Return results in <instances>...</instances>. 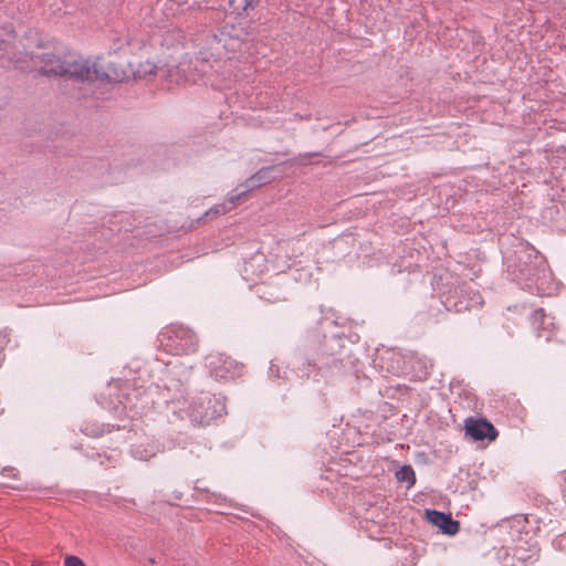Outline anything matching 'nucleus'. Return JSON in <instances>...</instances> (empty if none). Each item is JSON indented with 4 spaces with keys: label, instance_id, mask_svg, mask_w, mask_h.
I'll use <instances>...</instances> for the list:
<instances>
[{
    "label": "nucleus",
    "instance_id": "obj_1",
    "mask_svg": "<svg viewBox=\"0 0 566 566\" xmlns=\"http://www.w3.org/2000/svg\"><path fill=\"white\" fill-rule=\"evenodd\" d=\"M33 67L46 76H61L76 83L92 81L124 82L132 78L127 67L106 63L102 56L57 55L50 52L31 54Z\"/></svg>",
    "mask_w": 566,
    "mask_h": 566
},
{
    "label": "nucleus",
    "instance_id": "obj_2",
    "mask_svg": "<svg viewBox=\"0 0 566 566\" xmlns=\"http://www.w3.org/2000/svg\"><path fill=\"white\" fill-rule=\"evenodd\" d=\"M224 403L210 395H203L195 400L189 410L192 423L206 426L224 412Z\"/></svg>",
    "mask_w": 566,
    "mask_h": 566
},
{
    "label": "nucleus",
    "instance_id": "obj_3",
    "mask_svg": "<svg viewBox=\"0 0 566 566\" xmlns=\"http://www.w3.org/2000/svg\"><path fill=\"white\" fill-rule=\"evenodd\" d=\"M161 343L167 337L165 346L177 355L191 354L197 348V338L195 334L182 326H172L161 334Z\"/></svg>",
    "mask_w": 566,
    "mask_h": 566
},
{
    "label": "nucleus",
    "instance_id": "obj_4",
    "mask_svg": "<svg viewBox=\"0 0 566 566\" xmlns=\"http://www.w3.org/2000/svg\"><path fill=\"white\" fill-rule=\"evenodd\" d=\"M207 365L211 373L220 379H233L242 371V365L222 354L207 357Z\"/></svg>",
    "mask_w": 566,
    "mask_h": 566
},
{
    "label": "nucleus",
    "instance_id": "obj_5",
    "mask_svg": "<svg viewBox=\"0 0 566 566\" xmlns=\"http://www.w3.org/2000/svg\"><path fill=\"white\" fill-rule=\"evenodd\" d=\"M365 530L373 539H384L388 533L387 509L373 507L368 511Z\"/></svg>",
    "mask_w": 566,
    "mask_h": 566
},
{
    "label": "nucleus",
    "instance_id": "obj_6",
    "mask_svg": "<svg viewBox=\"0 0 566 566\" xmlns=\"http://www.w3.org/2000/svg\"><path fill=\"white\" fill-rule=\"evenodd\" d=\"M465 433L475 441L488 439L494 441L497 437V431L492 423L484 419L469 418L464 424Z\"/></svg>",
    "mask_w": 566,
    "mask_h": 566
},
{
    "label": "nucleus",
    "instance_id": "obj_7",
    "mask_svg": "<svg viewBox=\"0 0 566 566\" xmlns=\"http://www.w3.org/2000/svg\"><path fill=\"white\" fill-rule=\"evenodd\" d=\"M426 514L428 521L438 526L444 534L455 535L460 530L459 522L452 520L450 515L438 511H427Z\"/></svg>",
    "mask_w": 566,
    "mask_h": 566
},
{
    "label": "nucleus",
    "instance_id": "obj_8",
    "mask_svg": "<svg viewBox=\"0 0 566 566\" xmlns=\"http://www.w3.org/2000/svg\"><path fill=\"white\" fill-rule=\"evenodd\" d=\"M157 66L151 61L129 63V73H132V78L134 80L146 78L147 76L155 74Z\"/></svg>",
    "mask_w": 566,
    "mask_h": 566
},
{
    "label": "nucleus",
    "instance_id": "obj_9",
    "mask_svg": "<svg viewBox=\"0 0 566 566\" xmlns=\"http://www.w3.org/2000/svg\"><path fill=\"white\" fill-rule=\"evenodd\" d=\"M271 169L270 168H262L258 172H255L253 176H251L247 181L245 185H243L244 188H247V191H252L262 185H265L270 182L271 180Z\"/></svg>",
    "mask_w": 566,
    "mask_h": 566
},
{
    "label": "nucleus",
    "instance_id": "obj_10",
    "mask_svg": "<svg viewBox=\"0 0 566 566\" xmlns=\"http://www.w3.org/2000/svg\"><path fill=\"white\" fill-rule=\"evenodd\" d=\"M396 479L400 483H406L407 489H410L416 483V474L410 465L401 467L396 473Z\"/></svg>",
    "mask_w": 566,
    "mask_h": 566
},
{
    "label": "nucleus",
    "instance_id": "obj_11",
    "mask_svg": "<svg viewBox=\"0 0 566 566\" xmlns=\"http://www.w3.org/2000/svg\"><path fill=\"white\" fill-rule=\"evenodd\" d=\"M216 41L217 44H222L227 50L231 51H234L240 46V41L238 39H227L224 33H221L219 38L216 36Z\"/></svg>",
    "mask_w": 566,
    "mask_h": 566
},
{
    "label": "nucleus",
    "instance_id": "obj_12",
    "mask_svg": "<svg viewBox=\"0 0 566 566\" xmlns=\"http://www.w3.org/2000/svg\"><path fill=\"white\" fill-rule=\"evenodd\" d=\"M249 191H247V188H244L243 190H241L240 192L235 193V195H232L229 197V199L224 202L227 203V207L229 208V210H231L232 208H234L239 202L240 200L248 193Z\"/></svg>",
    "mask_w": 566,
    "mask_h": 566
},
{
    "label": "nucleus",
    "instance_id": "obj_13",
    "mask_svg": "<svg viewBox=\"0 0 566 566\" xmlns=\"http://www.w3.org/2000/svg\"><path fill=\"white\" fill-rule=\"evenodd\" d=\"M229 211V208L227 207V203L217 205L212 208H210L206 213L205 217H216L219 214H223Z\"/></svg>",
    "mask_w": 566,
    "mask_h": 566
},
{
    "label": "nucleus",
    "instance_id": "obj_14",
    "mask_svg": "<svg viewBox=\"0 0 566 566\" xmlns=\"http://www.w3.org/2000/svg\"><path fill=\"white\" fill-rule=\"evenodd\" d=\"M64 566H85V564L77 556L71 555L65 557Z\"/></svg>",
    "mask_w": 566,
    "mask_h": 566
},
{
    "label": "nucleus",
    "instance_id": "obj_15",
    "mask_svg": "<svg viewBox=\"0 0 566 566\" xmlns=\"http://www.w3.org/2000/svg\"><path fill=\"white\" fill-rule=\"evenodd\" d=\"M255 1L256 0H245L244 10H247L248 8H253L255 4Z\"/></svg>",
    "mask_w": 566,
    "mask_h": 566
},
{
    "label": "nucleus",
    "instance_id": "obj_16",
    "mask_svg": "<svg viewBox=\"0 0 566 566\" xmlns=\"http://www.w3.org/2000/svg\"><path fill=\"white\" fill-rule=\"evenodd\" d=\"M399 371H400L401 374H407V373H408V370H407V368H406V367L400 368V370H399Z\"/></svg>",
    "mask_w": 566,
    "mask_h": 566
},
{
    "label": "nucleus",
    "instance_id": "obj_17",
    "mask_svg": "<svg viewBox=\"0 0 566 566\" xmlns=\"http://www.w3.org/2000/svg\"><path fill=\"white\" fill-rule=\"evenodd\" d=\"M565 480H566V472H565V475H564Z\"/></svg>",
    "mask_w": 566,
    "mask_h": 566
}]
</instances>
